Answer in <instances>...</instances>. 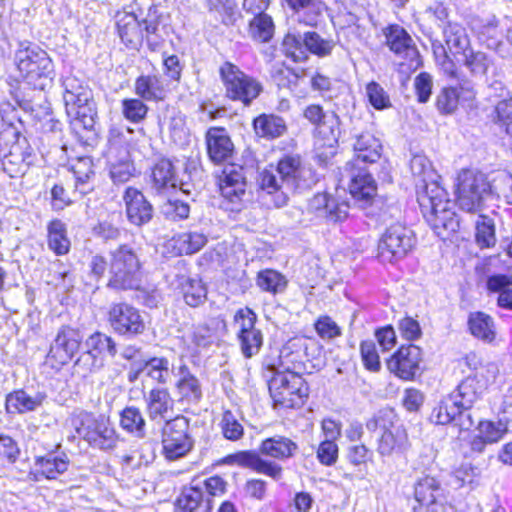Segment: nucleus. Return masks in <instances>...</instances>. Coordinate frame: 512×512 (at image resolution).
<instances>
[{
    "label": "nucleus",
    "instance_id": "obj_1",
    "mask_svg": "<svg viewBox=\"0 0 512 512\" xmlns=\"http://www.w3.org/2000/svg\"><path fill=\"white\" fill-rule=\"evenodd\" d=\"M355 158L345 165L350 178L349 191L361 208L372 204L377 192V184L372 176L376 168L369 169L361 164L375 165L382 155V144L369 132L357 136L353 145Z\"/></svg>",
    "mask_w": 512,
    "mask_h": 512
},
{
    "label": "nucleus",
    "instance_id": "obj_2",
    "mask_svg": "<svg viewBox=\"0 0 512 512\" xmlns=\"http://www.w3.org/2000/svg\"><path fill=\"white\" fill-rule=\"evenodd\" d=\"M483 390L484 385L477 375H468L433 408L430 422L437 425L453 424L462 431L470 430L475 424L472 408Z\"/></svg>",
    "mask_w": 512,
    "mask_h": 512
},
{
    "label": "nucleus",
    "instance_id": "obj_3",
    "mask_svg": "<svg viewBox=\"0 0 512 512\" xmlns=\"http://www.w3.org/2000/svg\"><path fill=\"white\" fill-rule=\"evenodd\" d=\"M298 451L296 442L283 435H274L264 439L259 450H245L227 457L228 461L241 467L249 468L257 473L264 474L275 481L283 476V468L275 461L263 458L270 457L279 461H285L294 457Z\"/></svg>",
    "mask_w": 512,
    "mask_h": 512
},
{
    "label": "nucleus",
    "instance_id": "obj_4",
    "mask_svg": "<svg viewBox=\"0 0 512 512\" xmlns=\"http://www.w3.org/2000/svg\"><path fill=\"white\" fill-rule=\"evenodd\" d=\"M292 366L281 364L280 368L272 369L268 381L270 396L275 408H300L309 396V386L302 376L305 365L296 357L289 360Z\"/></svg>",
    "mask_w": 512,
    "mask_h": 512
},
{
    "label": "nucleus",
    "instance_id": "obj_5",
    "mask_svg": "<svg viewBox=\"0 0 512 512\" xmlns=\"http://www.w3.org/2000/svg\"><path fill=\"white\" fill-rule=\"evenodd\" d=\"M18 71L34 89L51 87L55 78L54 64L48 53L30 41H20L14 54Z\"/></svg>",
    "mask_w": 512,
    "mask_h": 512
},
{
    "label": "nucleus",
    "instance_id": "obj_6",
    "mask_svg": "<svg viewBox=\"0 0 512 512\" xmlns=\"http://www.w3.org/2000/svg\"><path fill=\"white\" fill-rule=\"evenodd\" d=\"M429 192H422L417 200L423 216L438 237L449 238L458 231L459 218L450 207L445 189L433 184Z\"/></svg>",
    "mask_w": 512,
    "mask_h": 512
},
{
    "label": "nucleus",
    "instance_id": "obj_7",
    "mask_svg": "<svg viewBox=\"0 0 512 512\" xmlns=\"http://www.w3.org/2000/svg\"><path fill=\"white\" fill-rule=\"evenodd\" d=\"M109 279L107 287L116 291L138 288L142 263L139 253L130 244H121L109 252Z\"/></svg>",
    "mask_w": 512,
    "mask_h": 512
},
{
    "label": "nucleus",
    "instance_id": "obj_8",
    "mask_svg": "<svg viewBox=\"0 0 512 512\" xmlns=\"http://www.w3.org/2000/svg\"><path fill=\"white\" fill-rule=\"evenodd\" d=\"M456 201L459 209L467 213H479L494 201L491 182L478 171L463 170L458 176Z\"/></svg>",
    "mask_w": 512,
    "mask_h": 512
},
{
    "label": "nucleus",
    "instance_id": "obj_9",
    "mask_svg": "<svg viewBox=\"0 0 512 512\" xmlns=\"http://www.w3.org/2000/svg\"><path fill=\"white\" fill-rule=\"evenodd\" d=\"M219 76L225 89V96L249 107L263 92L262 83L246 74L237 65L226 61L219 68Z\"/></svg>",
    "mask_w": 512,
    "mask_h": 512
},
{
    "label": "nucleus",
    "instance_id": "obj_10",
    "mask_svg": "<svg viewBox=\"0 0 512 512\" xmlns=\"http://www.w3.org/2000/svg\"><path fill=\"white\" fill-rule=\"evenodd\" d=\"M417 239L411 228L401 222L390 224L378 241V258L382 262L396 263L408 256Z\"/></svg>",
    "mask_w": 512,
    "mask_h": 512
},
{
    "label": "nucleus",
    "instance_id": "obj_11",
    "mask_svg": "<svg viewBox=\"0 0 512 512\" xmlns=\"http://www.w3.org/2000/svg\"><path fill=\"white\" fill-rule=\"evenodd\" d=\"M107 321L111 330L126 340L135 339L147 330L143 312L126 301L112 302L109 305Z\"/></svg>",
    "mask_w": 512,
    "mask_h": 512
},
{
    "label": "nucleus",
    "instance_id": "obj_12",
    "mask_svg": "<svg viewBox=\"0 0 512 512\" xmlns=\"http://www.w3.org/2000/svg\"><path fill=\"white\" fill-rule=\"evenodd\" d=\"M76 433L92 448L112 450L116 447L118 435L113 424L103 415L82 413L78 417Z\"/></svg>",
    "mask_w": 512,
    "mask_h": 512
},
{
    "label": "nucleus",
    "instance_id": "obj_13",
    "mask_svg": "<svg viewBox=\"0 0 512 512\" xmlns=\"http://www.w3.org/2000/svg\"><path fill=\"white\" fill-rule=\"evenodd\" d=\"M194 444L188 418L178 415L165 421L162 427V447L166 459L174 461L187 456Z\"/></svg>",
    "mask_w": 512,
    "mask_h": 512
},
{
    "label": "nucleus",
    "instance_id": "obj_14",
    "mask_svg": "<svg viewBox=\"0 0 512 512\" xmlns=\"http://www.w3.org/2000/svg\"><path fill=\"white\" fill-rule=\"evenodd\" d=\"M257 320V314L249 307L238 309L233 317L236 338L246 359L257 355L263 346L264 337L262 331L256 327Z\"/></svg>",
    "mask_w": 512,
    "mask_h": 512
},
{
    "label": "nucleus",
    "instance_id": "obj_15",
    "mask_svg": "<svg viewBox=\"0 0 512 512\" xmlns=\"http://www.w3.org/2000/svg\"><path fill=\"white\" fill-rule=\"evenodd\" d=\"M83 343V334L78 328L62 325L50 345L47 359L58 367L69 364L79 353Z\"/></svg>",
    "mask_w": 512,
    "mask_h": 512
},
{
    "label": "nucleus",
    "instance_id": "obj_16",
    "mask_svg": "<svg viewBox=\"0 0 512 512\" xmlns=\"http://www.w3.org/2000/svg\"><path fill=\"white\" fill-rule=\"evenodd\" d=\"M138 14L147 46L151 51H156L170 34L169 15L154 4L149 6L146 13L140 10Z\"/></svg>",
    "mask_w": 512,
    "mask_h": 512
},
{
    "label": "nucleus",
    "instance_id": "obj_17",
    "mask_svg": "<svg viewBox=\"0 0 512 512\" xmlns=\"http://www.w3.org/2000/svg\"><path fill=\"white\" fill-rule=\"evenodd\" d=\"M246 175L243 166L229 163L225 165L219 177V189L223 198L231 204L226 207L231 211H239L242 206V198L246 193Z\"/></svg>",
    "mask_w": 512,
    "mask_h": 512
},
{
    "label": "nucleus",
    "instance_id": "obj_18",
    "mask_svg": "<svg viewBox=\"0 0 512 512\" xmlns=\"http://www.w3.org/2000/svg\"><path fill=\"white\" fill-rule=\"evenodd\" d=\"M423 359L422 349L414 344L402 345L387 360V368L402 380H414L420 374Z\"/></svg>",
    "mask_w": 512,
    "mask_h": 512
},
{
    "label": "nucleus",
    "instance_id": "obj_19",
    "mask_svg": "<svg viewBox=\"0 0 512 512\" xmlns=\"http://www.w3.org/2000/svg\"><path fill=\"white\" fill-rule=\"evenodd\" d=\"M303 116L329 144L338 142L341 120L335 112L326 113L321 105L310 104L304 109Z\"/></svg>",
    "mask_w": 512,
    "mask_h": 512
},
{
    "label": "nucleus",
    "instance_id": "obj_20",
    "mask_svg": "<svg viewBox=\"0 0 512 512\" xmlns=\"http://www.w3.org/2000/svg\"><path fill=\"white\" fill-rule=\"evenodd\" d=\"M309 209L327 224L342 223L349 216V204L326 193L316 194L309 202Z\"/></svg>",
    "mask_w": 512,
    "mask_h": 512
},
{
    "label": "nucleus",
    "instance_id": "obj_21",
    "mask_svg": "<svg viewBox=\"0 0 512 512\" xmlns=\"http://www.w3.org/2000/svg\"><path fill=\"white\" fill-rule=\"evenodd\" d=\"M386 45L397 56L408 59L411 65L420 64L419 51L410 34L400 25L391 24L383 30Z\"/></svg>",
    "mask_w": 512,
    "mask_h": 512
},
{
    "label": "nucleus",
    "instance_id": "obj_22",
    "mask_svg": "<svg viewBox=\"0 0 512 512\" xmlns=\"http://www.w3.org/2000/svg\"><path fill=\"white\" fill-rule=\"evenodd\" d=\"M67 116L70 119L72 131L80 140H84L86 143L89 140H95L97 136L96 123L98 119L95 101L82 107L78 105L75 110L69 111Z\"/></svg>",
    "mask_w": 512,
    "mask_h": 512
},
{
    "label": "nucleus",
    "instance_id": "obj_23",
    "mask_svg": "<svg viewBox=\"0 0 512 512\" xmlns=\"http://www.w3.org/2000/svg\"><path fill=\"white\" fill-rule=\"evenodd\" d=\"M128 221L141 227L148 224L154 215V208L145 195L138 189L127 187L123 194Z\"/></svg>",
    "mask_w": 512,
    "mask_h": 512
},
{
    "label": "nucleus",
    "instance_id": "obj_24",
    "mask_svg": "<svg viewBox=\"0 0 512 512\" xmlns=\"http://www.w3.org/2000/svg\"><path fill=\"white\" fill-rule=\"evenodd\" d=\"M207 153L212 162L220 164L230 160L234 144L223 127H210L205 134Z\"/></svg>",
    "mask_w": 512,
    "mask_h": 512
},
{
    "label": "nucleus",
    "instance_id": "obj_25",
    "mask_svg": "<svg viewBox=\"0 0 512 512\" xmlns=\"http://www.w3.org/2000/svg\"><path fill=\"white\" fill-rule=\"evenodd\" d=\"M116 27L121 41L126 47L137 49L145 40L139 14L135 10L118 12Z\"/></svg>",
    "mask_w": 512,
    "mask_h": 512
},
{
    "label": "nucleus",
    "instance_id": "obj_26",
    "mask_svg": "<svg viewBox=\"0 0 512 512\" xmlns=\"http://www.w3.org/2000/svg\"><path fill=\"white\" fill-rule=\"evenodd\" d=\"M46 398L45 392L37 391L29 394L23 389L14 390L6 396L5 409L9 414L34 412L42 407Z\"/></svg>",
    "mask_w": 512,
    "mask_h": 512
},
{
    "label": "nucleus",
    "instance_id": "obj_27",
    "mask_svg": "<svg viewBox=\"0 0 512 512\" xmlns=\"http://www.w3.org/2000/svg\"><path fill=\"white\" fill-rule=\"evenodd\" d=\"M152 188L158 193L177 188L178 175L176 167L167 157L157 158L151 166Z\"/></svg>",
    "mask_w": 512,
    "mask_h": 512
},
{
    "label": "nucleus",
    "instance_id": "obj_28",
    "mask_svg": "<svg viewBox=\"0 0 512 512\" xmlns=\"http://www.w3.org/2000/svg\"><path fill=\"white\" fill-rule=\"evenodd\" d=\"M63 88L66 113L75 110L78 105L82 107L95 101L92 90L76 77H66L63 81Z\"/></svg>",
    "mask_w": 512,
    "mask_h": 512
},
{
    "label": "nucleus",
    "instance_id": "obj_29",
    "mask_svg": "<svg viewBox=\"0 0 512 512\" xmlns=\"http://www.w3.org/2000/svg\"><path fill=\"white\" fill-rule=\"evenodd\" d=\"M410 170L415 178L417 200L422 192L427 191L430 194V187L433 184H438L435 180L436 173L432 168L431 162L425 155H414L410 160Z\"/></svg>",
    "mask_w": 512,
    "mask_h": 512
},
{
    "label": "nucleus",
    "instance_id": "obj_30",
    "mask_svg": "<svg viewBox=\"0 0 512 512\" xmlns=\"http://www.w3.org/2000/svg\"><path fill=\"white\" fill-rule=\"evenodd\" d=\"M176 504L184 512H212L213 500L205 497V491L196 485L184 488Z\"/></svg>",
    "mask_w": 512,
    "mask_h": 512
},
{
    "label": "nucleus",
    "instance_id": "obj_31",
    "mask_svg": "<svg viewBox=\"0 0 512 512\" xmlns=\"http://www.w3.org/2000/svg\"><path fill=\"white\" fill-rule=\"evenodd\" d=\"M146 412L151 420L165 419L166 414L173 408V400L167 388L157 386L144 395Z\"/></svg>",
    "mask_w": 512,
    "mask_h": 512
},
{
    "label": "nucleus",
    "instance_id": "obj_32",
    "mask_svg": "<svg viewBox=\"0 0 512 512\" xmlns=\"http://www.w3.org/2000/svg\"><path fill=\"white\" fill-rule=\"evenodd\" d=\"M109 175L112 182L121 185L128 182L135 175V166L131 160L129 150H121L118 155L107 156Z\"/></svg>",
    "mask_w": 512,
    "mask_h": 512
},
{
    "label": "nucleus",
    "instance_id": "obj_33",
    "mask_svg": "<svg viewBox=\"0 0 512 512\" xmlns=\"http://www.w3.org/2000/svg\"><path fill=\"white\" fill-rule=\"evenodd\" d=\"M166 89L161 76L141 75L135 81V93L145 101H161L166 97Z\"/></svg>",
    "mask_w": 512,
    "mask_h": 512
},
{
    "label": "nucleus",
    "instance_id": "obj_34",
    "mask_svg": "<svg viewBox=\"0 0 512 512\" xmlns=\"http://www.w3.org/2000/svg\"><path fill=\"white\" fill-rule=\"evenodd\" d=\"M407 442L406 431L401 427L385 428L378 441L377 451L383 457L391 456L393 453L403 452Z\"/></svg>",
    "mask_w": 512,
    "mask_h": 512
},
{
    "label": "nucleus",
    "instance_id": "obj_35",
    "mask_svg": "<svg viewBox=\"0 0 512 512\" xmlns=\"http://www.w3.org/2000/svg\"><path fill=\"white\" fill-rule=\"evenodd\" d=\"M253 128L256 135L275 139L284 135L287 131L285 120L274 114H261L253 120Z\"/></svg>",
    "mask_w": 512,
    "mask_h": 512
},
{
    "label": "nucleus",
    "instance_id": "obj_36",
    "mask_svg": "<svg viewBox=\"0 0 512 512\" xmlns=\"http://www.w3.org/2000/svg\"><path fill=\"white\" fill-rule=\"evenodd\" d=\"M226 329V322L221 317H213L203 324L195 327L193 332V343L201 348H208L217 340L219 330Z\"/></svg>",
    "mask_w": 512,
    "mask_h": 512
},
{
    "label": "nucleus",
    "instance_id": "obj_37",
    "mask_svg": "<svg viewBox=\"0 0 512 512\" xmlns=\"http://www.w3.org/2000/svg\"><path fill=\"white\" fill-rule=\"evenodd\" d=\"M279 176L272 170H263L260 173L259 186L263 192L271 196V199L276 207L286 205L288 196L285 190L286 186L279 182Z\"/></svg>",
    "mask_w": 512,
    "mask_h": 512
},
{
    "label": "nucleus",
    "instance_id": "obj_38",
    "mask_svg": "<svg viewBox=\"0 0 512 512\" xmlns=\"http://www.w3.org/2000/svg\"><path fill=\"white\" fill-rule=\"evenodd\" d=\"M468 327L471 334L486 343L492 342L496 337L493 318L481 311L472 312L468 317Z\"/></svg>",
    "mask_w": 512,
    "mask_h": 512
},
{
    "label": "nucleus",
    "instance_id": "obj_39",
    "mask_svg": "<svg viewBox=\"0 0 512 512\" xmlns=\"http://www.w3.org/2000/svg\"><path fill=\"white\" fill-rule=\"evenodd\" d=\"M512 276L493 274L487 278L486 287L490 293H498L499 307L512 310Z\"/></svg>",
    "mask_w": 512,
    "mask_h": 512
},
{
    "label": "nucleus",
    "instance_id": "obj_40",
    "mask_svg": "<svg viewBox=\"0 0 512 512\" xmlns=\"http://www.w3.org/2000/svg\"><path fill=\"white\" fill-rule=\"evenodd\" d=\"M85 348L89 349L94 355L101 358L105 366V358H114L118 353L116 341L109 335L96 331L84 341Z\"/></svg>",
    "mask_w": 512,
    "mask_h": 512
},
{
    "label": "nucleus",
    "instance_id": "obj_41",
    "mask_svg": "<svg viewBox=\"0 0 512 512\" xmlns=\"http://www.w3.org/2000/svg\"><path fill=\"white\" fill-rule=\"evenodd\" d=\"M445 42L450 52L457 56H463L471 49L470 40L463 26L449 22L443 30Z\"/></svg>",
    "mask_w": 512,
    "mask_h": 512
},
{
    "label": "nucleus",
    "instance_id": "obj_42",
    "mask_svg": "<svg viewBox=\"0 0 512 512\" xmlns=\"http://www.w3.org/2000/svg\"><path fill=\"white\" fill-rule=\"evenodd\" d=\"M47 244L56 255H65L70 250L66 224L60 219H53L47 225Z\"/></svg>",
    "mask_w": 512,
    "mask_h": 512
},
{
    "label": "nucleus",
    "instance_id": "obj_43",
    "mask_svg": "<svg viewBox=\"0 0 512 512\" xmlns=\"http://www.w3.org/2000/svg\"><path fill=\"white\" fill-rule=\"evenodd\" d=\"M440 490L441 484L435 477L423 475L414 484V498L420 505L431 506Z\"/></svg>",
    "mask_w": 512,
    "mask_h": 512
},
{
    "label": "nucleus",
    "instance_id": "obj_44",
    "mask_svg": "<svg viewBox=\"0 0 512 512\" xmlns=\"http://www.w3.org/2000/svg\"><path fill=\"white\" fill-rule=\"evenodd\" d=\"M144 368H146V376L159 385L167 384L173 374V365L166 357H149L144 359Z\"/></svg>",
    "mask_w": 512,
    "mask_h": 512
},
{
    "label": "nucleus",
    "instance_id": "obj_45",
    "mask_svg": "<svg viewBox=\"0 0 512 512\" xmlns=\"http://www.w3.org/2000/svg\"><path fill=\"white\" fill-rule=\"evenodd\" d=\"M459 61H462L471 75L475 77H484L491 67L494 68L492 57L482 51H474L472 48Z\"/></svg>",
    "mask_w": 512,
    "mask_h": 512
},
{
    "label": "nucleus",
    "instance_id": "obj_46",
    "mask_svg": "<svg viewBox=\"0 0 512 512\" xmlns=\"http://www.w3.org/2000/svg\"><path fill=\"white\" fill-rule=\"evenodd\" d=\"M510 420L507 416H498L497 420H481L477 425L478 432L490 444L499 442L509 431Z\"/></svg>",
    "mask_w": 512,
    "mask_h": 512
},
{
    "label": "nucleus",
    "instance_id": "obj_47",
    "mask_svg": "<svg viewBox=\"0 0 512 512\" xmlns=\"http://www.w3.org/2000/svg\"><path fill=\"white\" fill-rule=\"evenodd\" d=\"M300 165L299 156L287 155L278 162L275 172L287 190H293L296 187V179L300 174Z\"/></svg>",
    "mask_w": 512,
    "mask_h": 512
},
{
    "label": "nucleus",
    "instance_id": "obj_48",
    "mask_svg": "<svg viewBox=\"0 0 512 512\" xmlns=\"http://www.w3.org/2000/svg\"><path fill=\"white\" fill-rule=\"evenodd\" d=\"M36 465L39 472L47 479H55L58 475L67 471L69 460L66 455L56 456L50 453L43 457H38Z\"/></svg>",
    "mask_w": 512,
    "mask_h": 512
},
{
    "label": "nucleus",
    "instance_id": "obj_49",
    "mask_svg": "<svg viewBox=\"0 0 512 512\" xmlns=\"http://www.w3.org/2000/svg\"><path fill=\"white\" fill-rule=\"evenodd\" d=\"M121 427L134 434L138 438H143L145 435V419L138 407L128 406L120 413Z\"/></svg>",
    "mask_w": 512,
    "mask_h": 512
},
{
    "label": "nucleus",
    "instance_id": "obj_50",
    "mask_svg": "<svg viewBox=\"0 0 512 512\" xmlns=\"http://www.w3.org/2000/svg\"><path fill=\"white\" fill-rule=\"evenodd\" d=\"M274 23L266 13L254 14L249 22V33L251 37L261 43L269 42L274 35Z\"/></svg>",
    "mask_w": 512,
    "mask_h": 512
},
{
    "label": "nucleus",
    "instance_id": "obj_51",
    "mask_svg": "<svg viewBox=\"0 0 512 512\" xmlns=\"http://www.w3.org/2000/svg\"><path fill=\"white\" fill-rule=\"evenodd\" d=\"M475 240L481 248L493 247L496 243L495 224L490 217L479 214L475 223Z\"/></svg>",
    "mask_w": 512,
    "mask_h": 512
},
{
    "label": "nucleus",
    "instance_id": "obj_52",
    "mask_svg": "<svg viewBox=\"0 0 512 512\" xmlns=\"http://www.w3.org/2000/svg\"><path fill=\"white\" fill-rule=\"evenodd\" d=\"M256 283L261 290L271 294H278L286 289L288 282L280 272L265 269L258 273Z\"/></svg>",
    "mask_w": 512,
    "mask_h": 512
},
{
    "label": "nucleus",
    "instance_id": "obj_53",
    "mask_svg": "<svg viewBox=\"0 0 512 512\" xmlns=\"http://www.w3.org/2000/svg\"><path fill=\"white\" fill-rule=\"evenodd\" d=\"M104 367L100 357L94 355L89 349L79 354L73 364V374L86 378L91 373L100 371Z\"/></svg>",
    "mask_w": 512,
    "mask_h": 512
},
{
    "label": "nucleus",
    "instance_id": "obj_54",
    "mask_svg": "<svg viewBox=\"0 0 512 512\" xmlns=\"http://www.w3.org/2000/svg\"><path fill=\"white\" fill-rule=\"evenodd\" d=\"M182 285L184 301L191 307L202 305L207 298V289L200 279L187 278Z\"/></svg>",
    "mask_w": 512,
    "mask_h": 512
},
{
    "label": "nucleus",
    "instance_id": "obj_55",
    "mask_svg": "<svg viewBox=\"0 0 512 512\" xmlns=\"http://www.w3.org/2000/svg\"><path fill=\"white\" fill-rule=\"evenodd\" d=\"M304 41L307 51L321 58L330 56L336 46L333 39H325L314 31L305 32Z\"/></svg>",
    "mask_w": 512,
    "mask_h": 512
},
{
    "label": "nucleus",
    "instance_id": "obj_56",
    "mask_svg": "<svg viewBox=\"0 0 512 512\" xmlns=\"http://www.w3.org/2000/svg\"><path fill=\"white\" fill-rule=\"evenodd\" d=\"M282 47L286 56L294 62H303L308 59L304 34L288 33L283 39Z\"/></svg>",
    "mask_w": 512,
    "mask_h": 512
},
{
    "label": "nucleus",
    "instance_id": "obj_57",
    "mask_svg": "<svg viewBox=\"0 0 512 512\" xmlns=\"http://www.w3.org/2000/svg\"><path fill=\"white\" fill-rule=\"evenodd\" d=\"M323 3L318 0H308L302 7L294 9L297 21L307 26L316 27L322 16Z\"/></svg>",
    "mask_w": 512,
    "mask_h": 512
},
{
    "label": "nucleus",
    "instance_id": "obj_58",
    "mask_svg": "<svg viewBox=\"0 0 512 512\" xmlns=\"http://www.w3.org/2000/svg\"><path fill=\"white\" fill-rule=\"evenodd\" d=\"M459 103V93L456 87H443L436 96V108L443 115L453 114Z\"/></svg>",
    "mask_w": 512,
    "mask_h": 512
},
{
    "label": "nucleus",
    "instance_id": "obj_59",
    "mask_svg": "<svg viewBox=\"0 0 512 512\" xmlns=\"http://www.w3.org/2000/svg\"><path fill=\"white\" fill-rule=\"evenodd\" d=\"M207 242L204 234L199 232L181 233L176 238L180 254H194L198 252Z\"/></svg>",
    "mask_w": 512,
    "mask_h": 512
},
{
    "label": "nucleus",
    "instance_id": "obj_60",
    "mask_svg": "<svg viewBox=\"0 0 512 512\" xmlns=\"http://www.w3.org/2000/svg\"><path fill=\"white\" fill-rule=\"evenodd\" d=\"M494 201L503 199L512 205V175L507 172L498 173L491 182Z\"/></svg>",
    "mask_w": 512,
    "mask_h": 512
},
{
    "label": "nucleus",
    "instance_id": "obj_61",
    "mask_svg": "<svg viewBox=\"0 0 512 512\" xmlns=\"http://www.w3.org/2000/svg\"><path fill=\"white\" fill-rule=\"evenodd\" d=\"M223 436L230 441H237L244 435V427L230 410H225L220 421Z\"/></svg>",
    "mask_w": 512,
    "mask_h": 512
},
{
    "label": "nucleus",
    "instance_id": "obj_62",
    "mask_svg": "<svg viewBox=\"0 0 512 512\" xmlns=\"http://www.w3.org/2000/svg\"><path fill=\"white\" fill-rule=\"evenodd\" d=\"M176 386L182 398L194 402H198L202 398L200 382L192 374H187L185 377H180Z\"/></svg>",
    "mask_w": 512,
    "mask_h": 512
},
{
    "label": "nucleus",
    "instance_id": "obj_63",
    "mask_svg": "<svg viewBox=\"0 0 512 512\" xmlns=\"http://www.w3.org/2000/svg\"><path fill=\"white\" fill-rule=\"evenodd\" d=\"M122 113L130 122L140 123L146 118L148 107L141 98H127L122 100Z\"/></svg>",
    "mask_w": 512,
    "mask_h": 512
},
{
    "label": "nucleus",
    "instance_id": "obj_64",
    "mask_svg": "<svg viewBox=\"0 0 512 512\" xmlns=\"http://www.w3.org/2000/svg\"><path fill=\"white\" fill-rule=\"evenodd\" d=\"M360 354L364 367L370 372H379L381 362L375 343L373 341H362L360 344Z\"/></svg>",
    "mask_w": 512,
    "mask_h": 512
}]
</instances>
